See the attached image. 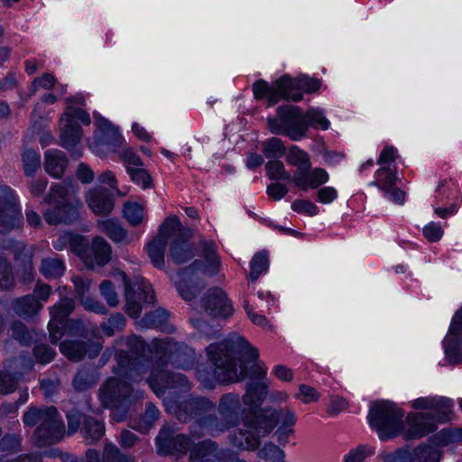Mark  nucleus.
<instances>
[{
    "label": "nucleus",
    "instance_id": "obj_25",
    "mask_svg": "<svg viewBox=\"0 0 462 462\" xmlns=\"http://www.w3.org/2000/svg\"><path fill=\"white\" fill-rule=\"evenodd\" d=\"M328 172L321 169L316 168L312 171L310 170L305 171L295 172L292 176V182L300 189L306 190L309 188L316 189L328 180Z\"/></svg>",
    "mask_w": 462,
    "mask_h": 462
},
{
    "label": "nucleus",
    "instance_id": "obj_18",
    "mask_svg": "<svg viewBox=\"0 0 462 462\" xmlns=\"http://www.w3.org/2000/svg\"><path fill=\"white\" fill-rule=\"evenodd\" d=\"M180 233L170 238V257L178 264L187 262L193 256L192 250L188 243L189 238L192 236L191 230L181 226Z\"/></svg>",
    "mask_w": 462,
    "mask_h": 462
},
{
    "label": "nucleus",
    "instance_id": "obj_1",
    "mask_svg": "<svg viewBox=\"0 0 462 462\" xmlns=\"http://www.w3.org/2000/svg\"><path fill=\"white\" fill-rule=\"evenodd\" d=\"M189 406L195 408L194 417L198 418L192 426L190 437L177 435L172 439V448L177 452L186 453L190 451L189 458L193 462H218L219 456L216 444L209 440H200L201 433L199 430H206L208 433L222 431L224 427L219 428L215 419L202 417L204 413L213 411L215 405L208 399H196L189 402ZM218 412L226 420L225 428L236 425L240 420H244L248 412H252L248 406L244 405L236 393H226L223 395L218 403Z\"/></svg>",
    "mask_w": 462,
    "mask_h": 462
},
{
    "label": "nucleus",
    "instance_id": "obj_51",
    "mask_svg": "<svg viewBox=\"0 0 462 462\" xmlns=\"http://www.w3.org/2000/svg\"><path fill=\"white\" fill-rule=\"evenodd\" d=\"M462 429H444L440 430L434 438V442L438 447L448 445L452 442L460 441Z\"/></svg>",
    "mask_w": 462,
    "mask_h": 462
},
{
    "label": "nucleus",
    "instance_id": "obj_8",
    "mask_svg": "<svg viewBox=\"0 0 462 462\" xmlns=\"http://www.w3.org/2000/svg\"><path fill=\"white\" fill-rule=\"evenodd\" d=\"M202 248V256L206 261L203 263L199 260H196L189 268L180 273V281L177 287L181 297L186 300H191L198 292L197 288H191L188 283L193 275L203 273L208 276L215 275L219 271V259L216 254V245L212 241H202L200 243Z\"/></svg>",
    "mask_w": 462,
    "mask_h": 462
},
{
    "label": "nucleus",
    "instance_id": "obj_10",
    "mask_svg": "<svg viewBox=\"0 0 462 462\" xmlns=\"http://www.w3.org/2000/svg\"><path fill=\"white\" fill-rule=\"evenodd\" d=\"M94 118L97 129L94 134L95 141L90 147L95 152H98L101 147H106L112 152H118L124 143L118 127L99 114L94 113Z\"/></svg>",
    "mask_w": 462,
    "mask_h": 462
},
{
    "label": "nucleus",
    "instance_id": "obj_43",
    "mask_svg": "<svg viewBox=\"0 0 462 462\" xmlns=\"http://www.w3.org/2000/svg\"><path fill=\"white\" fill-rule=\"evenodd\" d=\"M40 271L47 279H54L63 274L65 267L60 259L46 258L42 261Z\"/></svg>",
    "mask_w": 462,
    "mask_h": 462
},
{
    "label": "nucleus",
    "instance_id": "obj_64",
    "mask_svg": "<svg viewBox=\"0 0 462 462\" xmlns=\"http://www.w3.org/2000/svg\"><path fill=\"white\" fill-rule=\"evenodd\" d=\"M119 158L125 163L127 171L128 167L136 168L139 166H143V162L141 158L131 148L124 149L119 153Z\"/></svg>",
    "mask_w": 462,
    "mask_h": 462
},
{
    "label": "nucleus",
    "instance_id": "obj_53",
    "mask_svg": "<svg viewBox=\"0 0 462 462\" xmlns=\"http://www.w3.org/2000/svg\"><path fill=\"white\" fill-rule=\"evenodd\" d=\"M14 279L7 261L0 254V289L9 290L14 286Z\"/></svg>",
    "mask_w": 462,
    "mask_h": 462
},
{
    "label": "nucleus",
    "instance_id": "obj_23",
    "mask_svg": "<svg viewBox=\"0 0 462 462\" xmlns=\"http://www.w3.org/2000/svg\"><path fill=\"white\" fill-rule=\"evenodd\" d=\"M148 383L157 395L162 394L168 388L189 389L188 380L180 374L162 372L158 378L150 377Z\"/></svg>",
    "mask_w": 462,
    "mask_h": 462
},
{
    "label": "nucleus",
    "instance_id": "obj_27",
    "mask_svg": "<svg viewBox=\"0 0 462 462\" xmlns=\"http://www.w3.org/2000/svg\"><path fill=\"white\" fill-rule=\"evenodd\" d=\"M73 282L75 285L76 294L80 299L81 304L84 308L97 313L103 312L104 307L88 295L91 286L90 281L80 277H75L73 278Z\"/></svg>",
    "mask_w": 462,
    "mask_h": 462
},
{
    "label": "nucleus",
    "instance_id": "obj_55",
    "mask_svg": "<svg viewBox=\"0 0 462 462\" xmlns=\"http://www.w3.org/2000/svg\"><path fill=\"white\" fill-rule=\"evenodd\" d=\"M103 462H136L134 457L124 455L114 445H106L103 454Z\"/></svg>",
    "mask_w": 462,
    "mask_h": 462
},
{
    "label": "nucleus",
    "instance_id": "obj_60",
    "mask_svg": "<svg viewBox=\"0 0 462 462\" xmlns=\"http://www.w3.org/2000/svg\"><path fill=\"white\" fill-rule=\"evenodd\" d=\"M169 314L165 310L157 309L145 315L143 319L146 327H160L168 319Z\"/></svg>",
    "mask_w": 462,
    "mask_h": 462
},
{
    "label": "nucleus",
    "instance_id": "obj_52",
    "mask_svg": "<svg viewBox=\"0 0 462 462\" xmlns=\"http://www.w3.org/2000/svg\"><path fill=\"white\" fill-rule=\"evenodd\" d=\"M267 175L273 180L292 181V177L285 171L284 165L280 161L269 162L266 166Z\"/></svg>",
    "mask_w": 462,
    "mask_h": 462
},
{
    "label": "nucleus",
    "instance_id": "obj_58",
    "mask_svg": "<svg viewBox=\"0 0 462 462\" xmlns=\"http://www.w3.org/2000/svg\"><path fill=\"white\" fill-rule=\"evenodd\" d=\"M57 85V80L51 73H43L42 76L33 79L31 91L32 94L36 93L40 88L50 90Z\"/></svg>",
    "mask_w": 462,
    "mask_h": 462
},
{
    "label": "nucleus",
    "instance_id": "obj_4",
    "mask_svg": "<svg viewBox=\"0 0 462 462\" xmlns=\"http://www.w3.org/2000/svg\"><path fill=\"white\" fill-rule=\"evenodd\" d=\"M48 200L51 205V208L44 212L48 224L71 223L78 219V210L81 203L77 197V189L71 182L53 185Z\"/></svg>",
    "mask_w": 462,
    "mask_h": 462
},
{
    "label": "nucleus",
    "instance_id": "obj_20",
    "mask_svg": "<svg viewBox=\"0 0 462 462\" xmlns=\"http://www.w3.org/2000/svg\"><path fill=\"white\" fill-rule=\"evenodd\" d=\"M411 407L415 410L426 411L430 414L440 418L447 415L452 408V401L445 397L429 396L420 397L411 402Z\"/></svg>",
    "mask_w": 462,
    "mask_h": 462
},
{
    "label": "nucleus",
    "instance_id": "obj_40",
    "mask_svg": "<svg viewBox=\"0 0 462 462\" xmlns=\"http://www.w3.org/2000/svg\"><path fill=\"white\" fill-rule=\"evenodd\" d=\"M286 160L290 164L298 167L295 172H299L300 171H305L310 169L309 155L304 151L299 149L297 146H291L289 149L286 155Z\"/></svg>",
    "mask_w": 462,
    "mask_h": 462
},
{
    "label": "nucleus",
    "instance_id": "obj_12",
    "mask_svg": "<svg viewBox=\"0 0 462 462\" xmlns=\"http://www.w3.org/2000/svg\"><path fill=\"white\" fill-rule=\"evenodd\" d=\"M125 285L126 312L133 318L141 314V300L152 303L154 300V294L149 282L143 280H137L133 285L128 284L125 275L121 274Z\"/></svg>",
    "mask_w": 462,
    "mask_h": 462
},
{
    "label": "nucleus",
    "instance_id": "obj_46",
    "mask_svg": "<svg viewBox=\"0 0 462 462\" xmlns=\"http://www.w3.org/2000/svg\"><path fill=\"white\" fill-rule=\"evenodd\" d=\"M257 457L269 462H285V454L282 449L273 443H267L257 452Z\"/></svg>",
    "mask_w": 462,
    "mask_h": 462
},
{
    "label": "nucleus",
    "instance_id": "obj_7",
    "mask_svg": "<svg viewBox=\"0 0 462 462\" xmlns=\"http://www.w3.org/2000/svg\"><path fill=\"white\" fill-rule=\"evenodd\" d=\"M26 426L38 425L35 438L40 445H51L58 442L64 435V424L56 408L37 409L31 407L23 415Z\"/></svg>",
    "mask_w": 462,
    "mask_h": 462
},
{
    "label": "nucleus",
    "instance_id": "obj_21",
    "mask_svg": "<svg viewBox=\"0 0 462 462\" xmlns=\"http://www.w3.org/2000/svg\"><path fill=\"white\" fill-rule=\"evenodd\" d=\"M74 303L71 300L64 299L50 309L51 320L48 328L51 341L56 343L62 336L60 325L73 310Z\"/></svg>",
    "mask_w": 462,
    "mask_h": 462
},
{
    "label": "nucleus",
    "instance_id": "obj_32",
    "mask_svg": "<svg viewBox=\"0 0 462 462\" xmlns=\"http://www.w3.org/2000/svg\"><path fill=\"white\" fill-rule=\"evenodd\" d=\"M266 394V385L263 383H249L243 396V403L253 411L262 402Z\"/></svg>",
    "mask_w": 462,
    "mask_h": 462
},
{
    "label": "nucleus",
    "instance_id": "obj_62",
    "mask_svg": "<svg viewBox=\"0 0 462 462\" xmlns=\"http://www.w3.org/2000/svg\"><path fill=\"white\" fill-rule=\"evenodd\" d=\"M291 208L297 213L305 214L310 217L316 216L319 213L318 207L309 200H294L291 204Z\"/></svg>",
    "mask_w": 462,
    "mask_h": 462
},
{
    "label": "nucleus",
    "instance_id": "obj_15",
    "mask_svg": "<svg viewBox=\"0 0 462 462\" xmlns=\"http://www.w3.org/2000/svg\"><path fill=\"white\" fill-rule=\"evenodd\" d=\"M131 386L118 378H110L100 389L99 399L106 408L116 406L117 402L129 399Z\"/></svg>",
    "mask_w": 462,
    "mask_h": 462
},
{
    "label": "nucleus",
    "instance_id": "obj_22",
    "mask_svg": "<svg viewBox=\"0 0 462 462\" xmlns=\"http://www.w3.org/2000/svg\"><path fill=\"white\" fill-rule=\"evenodd\" d=\"M110 245L102 237L96 236L92 240L88 254L85 256V263L90 268L104 266L111 259Z\"/></svg>",
    "mask_w": 462,
    "mask_h": 462
},
{
    "label": "nucleus",
    "instance_id": "obj_2",
    "mask_svg": "<svg viewBox=\"0 0 462 462\" xmlns=\"http://www.w3.org/2000/svg\"><path fill=\"white\" fill-rule=\"evenodd\" d=\"M208 356L213 365L210 370L200 367L198 378L205 388H213L216 383H235L246 376V362L258 357V351L244 337L234 336L219 344H211L207 348Z\"/></svg>",
    "mask_w": 462,
    "mask_h": 462
},
{
    "label": "nucleus",
    "instance_id": "obj_63",
    "mask_svg": "<svg viewBox=\"0 0 462 462\" xmlns=\"http://www.w3.org/2000/svg\"><path fill=\"white\" fill-rule=\"evenodd\" d=\"M444 235V229L439 223L430 222L423 228V236L430 242H437L441 239Z\"/></svg>",
    "mask_w": 462,
    "mask_h": 462
},
{
    "label": "nucleus",
    "instance_id": "obj_44",
    "mask_svg": "<svg viewBox=\"0 0 462 462\" xmlns=\"http://www.w3.org/2000/svg\"><path fill=\"white\" fill-rule=\"evenodd\" d=\"M289 114L290 116L292 114V110L291 108L280 107L278 109V117L268 119V127L270 131L277 134H285Z\"/></svg>",
    "mask_w": 462,
    "mask_h": 462
},
{
    "label": "nucleus",
    "instance_id": "obj_59",
    "mask_svg": "<svg viewBox=\"0 0 462 462\" xmlns=\"http://www.w3.org/2000/svg\"><path fill=\"white\" fill-rule=\"evenodd\" d=\"M24 171L27 175H32L40 165V155L33 150H26L23 153Z\"/></svg>",
    "mask_w": 462,
    "mask_h": 462
},
{
    "label": "nucleus",
    "instance_id": "obj_45",
    "mask_svg": "<svg viewBox=\"0 0 462 462\" xmlns=\"http://www.w3.org/2000/svg\"><path fill=\"white\" fill-rule=\"evenodd\" d=\"M414 455L420 462H439L440 459L439 447L436 443L420 445L414 450Z\"/></svg>",
    "mask_w": 462,
    "mask_h": 462
},
{
    "label": "nucleus",
    "instance_id": "obj_49",
    "mask_svg": "<svg viewBox=\"0 0 462 462\" xmlns=\"http://www.w3.org/2000/svg\"><path fill=\"white\" fill-rule=\"evenodd\" d=\"M378 458L381 462H414V457L411 451L399 448L391 452H383Z\"/></svg>",
    "mask_w": 462,
    "mask_h": 462
},
{
    "label": "nucleus",
    "instance_id": "obj_56",
    "mask_svg": "<svg viewBox=\"0 0 462 462\" xmlns=\"http://www.w3.org/2000/svg\"><path fill=\"white\" fill-rule=\"evenodd\" d=\"M127 172L132 180L137 185H140L143 189H147L151 186L152 178L147 171L142 168V166L136 168L128 167Z\"/></svg>",
    "mask_w": 462,
    "mask_h": 462
},
{
    "label": "nucleus",
    "instance_id": "obj_34",
    "mask_svg": "<svg viewBox=\"0 0 462 462\" xmlns=\"http://www.w3.org/2000/svg\"><path fill=\"white\" fill-rule=\"evenodd\" d=\"M97 228L106 234L112 241L121 243L126 239V232L116 219H102L97 221Z\"/></svg>",
    "mask_w": 462,
    "mask_h": 462
},
{
    "label": "nucleus",
    "instance_id": "obj_24",
    "mask_svg": "<svg viewBox=\"0 0 462 462\" xmlns=\"http://www.w3.org/2000/svg\"><path fill=\"white\" fill-rule=\"evenodd\" d=\"M86 201L96 215H107L114 208L112 198L103 188L90 189L86 195Z\"/></svg>",
    "mask_w": 462,
    "mask_h": 462
},
{
    "label": "nucleus",
    "instance_id": "obj_29",
    "mask_svg": "<svg viewBox=\"0 0 462 462\" xmlns=\"http://www.w3.org/2000/svg\"><path fill=\"white\" fill-rule=\"evenodd\" d=\"M277 423L280 422L281 426L277 430L278 439L281 442H287L288 438L293 434L294 430L292 426L296 422V415L291 409H282L276 411Z\"/></svg>",
    "mask_w": 462,
    "mask_h": 462
},
{
    "label": "nucleus",
    "instance_id": "obj_33",
    "mask_svg": "<svg viewBox=\"0 0 462 462\" xmlns=\"http://www.w3.org/2000/svg\"><path fill=\"white\" fill-rule=\"evenodd\" d=\"M253 91L256 98L266 97L270 104H275L284 98L283 94L278 88V80L270 87L264 80H258L253 86Z\"/></svg>",
    "mask_w": 462,
    "mask_h": 462
},
{
    "label": "nucleus",
    "instance_id": "obj_31",
    "mask_svg": "<svg viewBox=\"0 0 462 462\" xmlns=\"http://www.w3.org/2000/svg\"><path fill=\"white\" fill-rule=\"evenodd\" d=\"M12 246L15 255V259L18 262H20V263L23 265V271L26 275L24 279H32L33 276V268L32 265L33 248H26L25 245L23 242H14Z\"/></svg>",
    "mask_w": 462,
    "mask_h": 462
},
{
    "label": "nucleus",
    "instance_id": "obj_26",
    "mask_svg": "<svg viewBox=\"0 0 462 462\" xmlns=\"http://www.w3.org/2000/svg\"><path fill=\"white\" fill-rule=\"evenodd\" d=\"M68 160L60 150H47L44 154L45 171L54 178H60L67 166Z\"/></svg>",
    "mask_w": 462,
    "mask_h": 462
},
{
    "label": "nucleus",
    "instance_id": "obj_57",
    "mask_svg": "<svg viewBox=\"0 0 462 462\" xmlns=\"http://www.w3.org/2000/svg\"><path fill=\"white\" fill-rule=\"evenodd\" d=\"M125 324V319L121 314L112 316L107 322L101 325L103 333L107 336H113L116 331L121 330Z\"/></svg>",
    "mask_w": 462,
    "mask_h": 462
},
{
    "label": "nucleus",
    "instance_id": "obj_28",
    "mask_svg": "<svg viewBox=\"0 0 462 462\" xmlns=\"http://www.w3.org/2000/svg\"><path fill=\"white\" fill-rule=\"evenodd\" d=\"M446 183H441L437 191L439 193V199H438V204H446L444 201V199L447 198L448 199H454V201L450 204L449 207H440L437 206L434 208V212L436 215H438L441 218H446L448 215H453L457 210V189H450L449 186L445 188Z\"/></svg>",
    "mask_w": 462,
    "mask_h": 462
},
{
    "label": "nucleus",
    "instance_id": "obj_54",
    "mask_svg": "<svg viewBox=\"0 0 462 462\" xmlns=\"http://www.w3.org/2000/svg\"><path fill=\"white\" fill-rule=\"evenodd\" d=\"M14 279L7 261L0 254V289L9 290L14 286Z\"/></svg>",
    "mask_w": 462,
    "mask_h": 462
},
{
    "label": "nucleus",
    "instance_id": "obj_42",
    "mask_svg": "<svg viewBox=\"0 0 462 462\" xmlns=\"http://www.w3.org/2000/svg\"><path fill=\"white\" fill-rule=\"evenodd\" d=\"M123 213L132 226H138L144 220V207L138 202H126L124 205Z\"/></svg>",
    "mask_w": 462,
    "mask_h": 462
},
{
    "label": "nucleus",
    "instance_id": "obj_39",
    "mask_svg": "<svg viewBox=\"0 0 462 462\" xmlns=\"http://www.w3.org/2000/svg\"><path fill=\"white\" fill-rule=\"evenodd\" d=\"M443 345L449 363L457 364L462 361V337L446 335Z\"/></svg>",
    "mask_w": 462,
    "mask_h": 462
},
{
    "label": "nucleus",
    "instance_id": "obj_37",
    "mask_svg": "<svg viewBox=\"0 0 462 462\" xmlns=\"http://www.w3.org/2000/svg\"><path fill=\"white\" fill-rule=\"evenodd\" d=\"M116 359L122 375L136 380L137 376H139L143 371V366L140 365L137 359L129 358L124 351L116 354Z\"/></svg>",
    "mask_w": 462,
    "mask_h": 462
},
{
    "label": "nucleus",
    "instance_id": "obj_30",
    "mask_svg": "<svg viewBox=\"0 0 462 462\" xmlns=\"http://www.w3.org/2000/svg\"><path fill=\"white\" fill-rule=\"evenodd\" d=\"M12 308L18 316L27 318L37 314L42 309V304L34 297L27 295L13 300Z\"/></svg>",
    "mask_w": 462,
    "mask_h": 462
},
{
    "label": "nucleus",
    "instance_id": "obj_47",
    "mask_svg": "<svg viewBox=\"0 0 462 462\" xmlns=\"http://www.w3.org/2000/svg\"><path fill=\"white\" fill-rule=\"evenodd\" d=\"M268 267V255L265 252H260L253 257L250 263L249 279L256 281L260 274Z\"/></svg>",
    "mask_w": 462,
    "mask_h": 462
},
{
    "label": "nucleus",
    "instance_id": "obj_61",
    "mask_svg": "<svg viewBox=\"0 0 462 462\" xmlns=\"http://www.w3.org/2000/svg\"><path fill=\"white\" fill-rule=\"evenodd\" d=\"M285 152L282 142L278 138H272L263 144V152L266 157H279Z\"/></svg>",
    "mask_w": 462,
    "mask_h": 462
},
{
    "label": "nucleus",
    "instance_id": "obj_3",
    "mask_svg": "<svg viewBox=\"0 0 462 462\" xmlns=\"http://www.w3.org/2000/svg\"><path fill=\"white\" fill-rule=\"evenodd\" d=\"M402 411L393 402L381 401L370 409V426L376 430L381 440L398 435L406 439H420L437 429V417L423 412H411L402 421Z\"/></svg>",
    "mask_w": 462,
    "mask_h": 462
},
{
    "label": "nucleus",
    "instance_id": "obj_48",
    "mask_svg": "<svg viewBox=\"0 0 462 462\" xmlns=\"http://www.w3.org/2000/svg\"><path fill=\"white\" fill-rule=\"evenodd\" d=\"M374 448L367 444H362L349 450L345 455L344 462H364L367 457L374 454Z\"/></svg>",
    "mask_w": 462,
    "mask_h": 462
},
{
    "label": "nucleus",
    "instance_id": "obj_19",
    "mask_svg": "<svg viewBox=\"0 0 462 462\" xmlns=\"http://www.w3.org/2000/svg\"><path fill=\"white\" fill-rule=\"evenodd\" d=\"M11 189L8 187L0 188V230L7 231L18 226L21 222L20 210L14 206H8L10 202Z\"/></svg>",
    "mask_w": 462,
    "mask_h": 462
},
{
    "label": "nucleus",
    "instance_id": "obj_6",
    "mask_svg": "<svg viewBox=\"0 0 462 462\" xmlns=\"http://www.w3.org/2000/svg\"><path fill=\"white\" fill-rule=\"evenodd\" d=\"M247 428L245 432L239 431L231 438L232 444L241 449H255L260 444V438L268 435L276 426V411L266 409L255 412V409L244 420Z\"/></svg>",
    "mask_w": 462,
    "mask_h": 462
},
{
    "label": "nucleus",
    "instance_id": "obj_14",
    "mask_svg": "<svg viewBox=\"0 0 462 462\" xmlns=\"http://www.w3.org/2000/svg\"><path fill=\"white\" fill-rule=\"evenodd\" d=\"M201 308L210 316L227 318L233 314V306L226 292L218 287L208 290L200 300Z\"/></svg>",
    "mask_w": 462,
    "mask_h": 462
},
{
    "label": "nucleus",
    "instance_id": "obj_50",
    "mask_svg": "<svg viewBox=\"0 0 462 462\" xmlns=\"http://www.w3.org/2000/svg\"><path fill=\"white\" fill-rule=\"evenodd\" d=\"M306 121L310 126L319 127L322 130L328 129L330 123L325 117L324 112L319 108H310L305 115Z\"/></svg>",
    "mask_w": 462,
    "mask_h": 462
},
{
    "label": "nucleus",
    "instance_id": "obj_13",
    "mask_svg": "<svg viewBox=\"0 0 462 462\" xmlns=\"http://www.w3.org/2000/svg\"><path fill=\"white\" fill-rule=\"evenodd\" d=\"M319 87L320 83L319 80L307 76H300L292 79L288 75H285L278 79V88L283 94L284 99L292 101L302 99V94L298 92V90L311 93L316 92Z\"/></svg>",
    "mask_w": 462,
    "mask_h": 462
},
{
    "label": "nucleus",
    "instance_id": "obj_9",
    "mask_svg": "<svg viewBox=\"0 0 462 462\" xmlns=\"http://www.w3.org/2000/svg\"><path fill=\"white\" fill-rule=\"evenodd\" d=\"M180 231L181 223L177 216L171 215L165 218L160 226L157 237L147 245L148 255L154 266H163L166 245L172 236L180 234Z\"/></svg>",
    "mask_w": 462,
    "mask_h": 462
},
{
    "label": "nucleus",
    "instance_id": "obj_35",
    "mask_svg": "<svg viewBox=\"0 0 462 462\" xmlns=\"http://www.w3.org/2000/svg\"><path fill=\"white\" fill-rule=\"evenodd\" d=\"M81 432L88 444H91L102 438L105 433V426L94 418L84 416Z\"/></svg>",
    "mask_w": 462,
    "mask_h": 462
},
{
    "label": "nucleus",
    "instance_id": "obj_17",
    "mask_svg": "<svg viewBox=\"0 0 462 462\" xmlns=\"http://www.w3.org/2000/svg\"><path fill=\"white\" fill-rule=\"evenodd\" d=\"M101 343L91 342L88 347L86 343L81 340H65L60 343V352L69 359L73 361L81 360L86 355L93 358L98 355L101 350Z\"/></svg>",
    "mask_w": 462,
    "mask_h": 462
},
{
    "label": "nucleus",
    "instance_id": "obj_16",
    "mask_svg": "<svg viewBox=\"0 0 462 462\" xmlns=\"http://www.w3.org/2000/svg\"><path fill=\"white\" fill-rule=\"evenodd\" d=\"M31 367V362L25 363L22 359L11 360L7 369L0 372V394L14 392L23 373L30 370Z\"/></svg>",
    "mask_w": 462,
    "mask_h": 462
},
{
    "label": "nucleus",
    "instance_id": "obj_5",
    "mask_svg": "<svg viewBox=\"0 0 462 462\" xmlns=\"http://www.w3.org/2000/svg\"><path fill=\"white\" fill-rule=\"evenodd\" d=\"M65 104V111L60 118V141L64 148L70 149L80 141L82 136V129L78 123L89 125L91 119L84 109L77 107V106H83L86 104L83 94L78 93L66 97Z\"/></svg>",
    "mask_w": 462,
    "mask_h": 462
},
{
    "label": "nucleus",
    "instance_id": "obj_41",
    "mask_svg": "<svg viewBox=\"0 0 462 462\" xmlns=\"http://www.w3.org/2000/svg\"><path fill=\"white\" fill-rule=\"evenodd\" d=\"M374 179V184L380 189L384 190L395 184L397 180L396 171L388 166L381 165L375 172Z\"/></svg>",
    "mask_w": 462,
    "mask_h": 462
},
{
    "label": "nucleus",
    "instance_id": "obj_36",
    "mask_svg": "<svg viewBox=\"0 0 462 462\" xmlns=\"http://www.w3.org/2000/svg\"><path fill=\"white\" fill-rule=\"evenodd\" d=\"M84 237L72 233L61 234L54 242L53 247L56 250L70 248L77 254H80L84 247Z\"/></svg>",
    "mask_w": 462,
    "mask_h": 462
},
{
    "label": "nucleus",
    "instance_id": "obj_11",
    "mask_svg": "<svg viewBox=\"0 0 462 462\" xmlns=\"http://www.w3.org/2000/svg\"><path fill=\"white\" fill-rule=\"evenodd\" d=\"M150 352L160 359L170 360L180 366H185L189 359H192L193 351L183 344H178L171 338L154 339L149 346Z\"/></svg>",
    "mask_w": 462,
    "mask_h": 462
},
{
    "label": "nucleus",
    "instance_id": "obj_38",
    "mask_svg": "<svg viewBox=\"0 0 462 462\" xmlns=\"http://www.w3.org/2000/svg\"><path fill=\"white\" fill-rule=\"evenodd\" d=\"M292 114L288 117V125L286 127L285 134L294 141H299L303 138L310 126L306 121V118H297V113L295 108H291Z\"/></svg>",
    "mask_w": 462,
    "mask_h": 462
}]
</instances>
